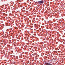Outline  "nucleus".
<instances>
[{"label": "nucleus", "instance_id": "nucleus-2", "mask_svg": "<svg viewBox=\"0 0 65 65\" xmlns=\"http://www.w3.org/2000/svg\"><path fill=\"white\" fill-rule=\"evenodd\" d=\"M45 64L46 65H50L51 64L50 63H47L46 62H45Z\"/></svg>", "mask_w": 65, "mask_h": 65}, {"label": "nucleus", "instance_id": "nucleus-1", "mask_svg": "<svg viewBox=\"0 0 65 65\" xmlns=\"http://www.w3.org/2000/svg\"><path fill=\"white\" fill-rule=\"evenodd\" d=\"M38 4H43V3H44V1H43V0L40 1H38Z\"/></svg>", "mask_w": 65, "mask_h": 65}, {"label": "nucleus", "instance_id": "nucleus-3", "mask_svg": "<svg viewBox=\"0 0 65 65\" xmlns=\"http://www.w3.org/2000/svg\"><path fill=\"white\" fill-rule=\"evenodd\" d=\"M4 6V5H3V6Z\"/></svg>", "mask_w": 65, "mask_h": 65}]
</instances>
